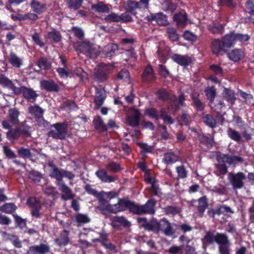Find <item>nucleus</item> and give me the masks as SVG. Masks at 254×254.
I'll list each match as a JSON object with an SVG mask.
<instances>
[{
  "label": "nucleus",
  "mask_w": 254,
  "mask_h": 254,
  "mask_svg": "<svg viewBox=\"0 0 254 254\" xmlns=\"http://www.w3.org/2000/svg\"><path fill=\"white\" fill-rule=\"evenodd\" d=\"M26 204L30 208L31 215L36 218H40L41 214L40 210L42 205L40 200L35 197H29L26 201Z\"/></svg>",
  "instance_id": "nucleus-10"
},
{
  "label": "nucleus",
  "mask_w": 254,
  "mask_h": 254,
  "mask_svg": "<svg viewBox=\"0 0 254 254\" xmlns=\"http://www.w3.org/2000/svg\"><path fill=\"white\" fill-rule=\"evenodd\" d=\"M245 6V12L254 15V3L252 0H249L246 2Z\"/></svg>",
  "instance_id": "nucleus-63"
},
{
  "label": "nucleus",
  "mask_w": 254,
  "mask_h": 254,
  "mask_svg": "<svg viewBox=\"0 0 254 254\" xmlns=\"http://www.w3.org/2000/svg\"><path fill=\"white\" fill-rule=\"evenodd\" d=\"M113 221L122 224L124 227H128L130 225V223L124 216L114 217Z\"/></svg>",
  "instance_id": "nucleus-57"
},
{
  "label": "nucleus",
  "mask_w": 254,
  "mask_h": 254,
  "mask_svg": "<svg viewBox=\"0 0 254 254\" xmlns=\"http://www.w3.org/2000/svg\"><path fill=\"white\" fill-rule=\"evenodd\" d=\"M204 92L209 102L212 103L214 101L216 95L215 87L214 86L208 87L205 88Z\"/></svg>",
  "instance_id": "nucleus-46"
},
{
  "label": "nucleus",
  "mask_w": 254,
  "mask_h": 254,
  "mask_svg": "<svg viewBox=\"0 0 254 254\" xmlns=\"http://www.w3.org/2000/svg\"><path fill=\"white\" fill-rule=\"evenodd\" d=\"M76 222L77 226H79L83 224H87L90 222V219L86 214L82 213H77L75 216Z\"/></svg>",
  "instance_id": "nucleus-38"
},
{
  "label": "nucleus",
  "mask_w": 254,
  "mask_h": 254,
  "mask_svg": "<svg viewBox=\"0 0 254 254\" xmlns=\"http://www.w3.org/2000/svg\"><path fill=\"white\" fill-rule=\"evenodd\" d=\"M124 5L127 11L133 14H135L136 13L134 11L135 9L139 8L137 2L132 0H128L125 2Z\"/></svg>",
  "instance_id": "nucleus-37"
},
{
  "label": "nucleus",
  "mask_w": 254,
  "mask_h": 254,
  "mask_svg": "<svg viewBox=\"0 0 254 254\" xmlns=\"http://www.w3.org/2000/svg\"><path fill=\"white\" fill-rule=\"evenodd\" d=\"M91 9L93 11L98 13H108L110 11L109 5L103 1H98L95 4H92L91 6Z\"/></svg>",
  "instance_id": "nucleus-25"
},
{
  "label": "nucleus",
  "mask_w": 254,
  "mask_h": 254,
  "mask_svg": "<svg viewBox=\"0 0 254 254\" xmlns=\"http://www.w3.org/2000/svg\"><path fill=\"white\" fill-rule=\"evenodd\" d=\"M20 113L16 108H10L8 110L7 120L3 121L8 122L11 126L17 125L19 123V116Z\"/></svg>",
  "instance_id": "nucleus-17"
},
{
  "label": "nucleus",
  "mask_w": 254,
  "mask_h": 254,
  "mask_svg": "<svg viewBox=\"0 0 254 254\" xmlns=\"http://www.w3.org/2000/svg\"><path fill=\"white\" fill-rule=\"evenodd\" d=\"M157 201L154 198L148 199L144 204L135 203L134 215H140L147 214L154 215L155 213V206Z\"/></svg>",
  "instance_id": "nucleus-9"
},
{
  "label": "nucleus",
  "mask_w": 254,
  "mask_h": 254,
  "mask_svg": "<svg viewBox=\"0 0 254 254\" xmlns=\"http://www.w3.org/2000/svg\"><path fill=\"white\" fill-rule=\"evenodd\" d=\"M64 177L72 180L75 177V175L71 172L64 169L60 170L58 168L54 169L52 178L56 179V184L59 190L64 193L62 195V198L64 200H67L72 199L74 195L72 193L71 190L65 184L63 179Z\"/></svg>",
  "instance_id": "nucleus-2"
},
{
  "label": "nucleus",
  "mask_w": 254,
  "mask_h": 254,
  "mask_svg": "<svg viewBox=\"0 0 254 254\" xmlns=\"http://www.w3.org/2000/svg\"><path fill=\"white\" fill-rule=\"evenodd\" d=\"M122 58L126 62H134V60L136 59V55L133 51L127 50L122 53Z\"/></svg>",
  "instance_id": "nucleus-50"
},
{
  "label": "nucleus",
  "mask_w": 254,
  "mask_h": 254,
  "mask_svg": "<svg viewBox=\"0 0 254 254\" xmlns=\"http://www.w3.org/2000/svg\"><path fill=\"white\" fill-rule=\"evenodd\" d=\"M171 58L174 62L178 64H190L193 62L191 57L186 55L175 54L171 57Z\"/></svg>",
  "instance_id": "nucleus-31"
},
{
  "label": "nucleus",
  "mask_w": 254,
  "mask_h": 254,
  "mask_svg": "<svg viewBox=\"0 0 254 254\" xmlns=\"http://www.w3.org/2000/svg\"><path fill=\"white\" fill-rule=\"evenodd\" d=\"M24 89V91L22 95L24 98L28 101L32 103L36 101L37 97L38 96V94H37L36 91L32 88L25 87Z\"/></svg>",
  "instance_id": "nucleus-29"
},
{
  "label": "nucleus",
  "mask_w": 254,
  "mask_h": 254,
  "mask_svg": "<svg viewBox=\"0 0 254 254\" xmlns=\"http://www.w3.org/2000/svg\"><path fill=\"white\" fill-rule=\"evenodd\" d=\"M69 231L64 229L60 234L59 237L55 240V243L60 247L65 246L69 243Z\"/></svg>",
  "instance_id": "nucleus-23"
},
{
  "label": "nucleus",
  "mask_w": 254,
  "mask_h": 254,
  "mask_svg": "<svg viewBox=\"0 0 254 254\" xmlns=\"http://www.w3.org/2000/svg\"><path fill=\"white\" fill-rule=\"evenodd\" d=\"M104 20L108 22H117L120 21L119 15L115 13H111L110 14H109L105 17Z\"/></svg>",
  "instance_id": "nucleus-64"
},
{
  "label": "nucleus",
  "mask_w": 254,
  "mask_h": 254,
  "mask_svg": "<svg viewBox=\"0 0 254 254\" xmlns=\"http://www.w3.org/2000/svg\"><path fill=\"white\" fill-rule=\"evenodd\" d=\"M161 231L163 232L164 235L167 236L173 237L176 233V230L173 228V226H176L175 223L171 224L169 221L166 218L163 217L160 219Z\"/></svg>",
  "instance_id": "nucleus-14"
},
{
  "label": "nucleus",
  "mask_w": 254,
  "mask_h": 254,
  "mask_svg": "<svg viewBox=\"0 0 254 254\" xmlns=\"http://www.w3.org/2000/svg\"><path fill=\"white\" fill-rule=\"evenodd\" d=\"M144 115L148 116L151 119L158 121L160 117V113L158 110L153 107L148 108L144 110Z\"/></svg>",
  "instance_id": "nucleus-36"
},
{
  "label": "nucleus",
  "mask_w": 254,
  "mask_h": 254,
  "mask_svg": "<svg viewBox=\"0 0 254 254\" xmlns=\"http://www.w3.org/2000/svg\"><path fill=\"white\" fill-rule=\"evenodd\" d=\"M28 112L33 116L36 119L42 120L44 123H46V120L43 118L44 110L38 105L31 106L28 108Z\"/></svg>",
  "instance_id": "nucleus-21"
},
{
  "label": "nucleus",
  "mask_w": 254,
  "mask_h": 254,
  "mask_svg": "<svg viewBox=\"0 0 254 254\" xmlns=\"http://www.w3.org/2000/svg\"><path fill=\"white\" fill-rule=\"evenodd\" d=\"M106 169L111 172L118 173L123 170L121 165L115 161H111L108 163L106 166Z\"/></svg>",
  "instance_id": "nucleus-40"
},
{
  "label": "nucleus",
  "mask_w": 254,
  "mask_h": 254,
  "mask_svg": "<svg viewBox=\"0 0 254 254\" xmlns=\"http://www.w3.org/2000/svg\"><path fill=\"white\" fill-rule=\"evenodd\" d=\"M68 124L66 122L57 123L51 125L52 127L55 128L54 130H50L47 135L53 139L64 140L66 138L67 133Z\"/></svg>",
  "instance_id": "nucleus-7"
},
{
  "label": "nucleus",
  "mask_w": 254,
  "mask_h": 254,
  "mask_svg": "<svg viewBox=\"0 0 254 254\" xmlns=\"http://www.w3.org/2000/svg\"><path fill=\"white\" fill-rule=\"evenodd\" d=\"M17 152L20 157L24 159H29L32 157L31 150L23 146L17 147Z\"/></svg>",
  "instance_id": "nucleus-35"
},
{
  "label": "nucleus",
  "mask_w": 254,
  "mask_h": 254,
  "mask_svg": "<svg viewBox=\"0 0 254 254\" xmlns=\"http://www.w3.org/2000/svg\"><path fill=\"white\" fill-rule=\"evenodd\" d=\"M141 77L143 81L146 83L152 82L156 80L153 69L150 64H147L142 74Z\"/></svg>",
  "instance_id": "nucleus-20"
},
{
  "label": "nucleus",
  "mask_w": 254,
  "mask_h": 254,
  "mask_svg": "<svg viewBox=\"0 0 254 254\" xmlns=\"http://www.w3.org/2000/svg\"><path fill=\"white\" fill-rule=\"evenodd\" d=\"M160 118L163 120L164 124V125L166 126L167 125H172L174 123V120L168 115V112L165 109L162 108L160 111Z\"/></svg>",
  "instance_id": "nucleus-34"
},
{
  "label": "nucleus",
  "mask_w": 254,
  "mask_h": 254,
  "mask_svg": "<svg viewBox=\"0 0 254 254\" xmlns=\"http://www.w3.org/2000/svg\"><path fill=\"white\" fill-rule=\"evenodd\" d=\"M40 86L42 89L48 92H59V86L53 80H43L40 82Z\"/></svg>",
  "instance_id": "nucleus-19"
},
{
  "label": "nucleus",
  "mask_w": 254,
  "mask_h": 254,
  "mask_svg": "<svg viewBox=\"0 0 254 254\" xmlns=\"http://www.w3.org/2000/svg\"><path fill=\"white\" fill-rule=\"evenodd\" d=\"M73 46L91 59L96 58L99 55L98 51L94 48V44L87 40L74 43Z\"/></svg>",
  "instance_id": "nucleus-6"
},
{
  "label": "nucleus",
  "mask_w": 254,
  "mask_h": 254,
  "mask_svg": "<svg viewBox=\"0 0 254 254\" xmlns=\"http://www.w3.org/2000/svg\"><path fill=\"white\" fill-rule=\"evenodd\" d=\"M236 42L235 33H230L224 36L222 40L215 39L211 44L213 53L218 56L226 53L227 49L232 47Z\"/></svg>",
  "instance_id": "nucleus-4"
},
{
  "label": "nucleus",
  "mask_w": 254,
  "mask_h": 254,
  "mask_svg": "<svg viewBox=\"0 0 254 254\" xmlns=\"http://www.w3.org/2000/svg\"><path fill=\"white\" fill-rule=\"evenodd\" d=\"M13 82L3 74H0V84L3 87L10 88Z\"/></svg>",
  "instance_id": "nucleus-62"
},
{
  "label": "nucleus",
  "mask_w": 254,
  "mask_h": 254,
  "mask_svg": "<svg viewBox=\"0 0 254 254\" xmlns=\"http://www.w3.org/2000/svg\"><path fill=\"white\" fill-rule=\"evenodd\" d=\"M17 209L16 206L13 203H6L1 207V210L8 214L13 213Z\"/></svg>",
  "instance_id": "nucleus-49"
},
{
  "label": "nucleus",
  "mask_w": 254,
  "mask_h": 254,
  "mask_svg": "<svg viewBox=\"0 0 254 254\" xmlns=\"http://www.w3.org/2000/svg\"><path fill=\"white\" fill-rule=\"evenodd\" d=\"M96 95L94 97V102L95 104V108L99 109L104 102L107 95L106 91L103 88H95Z\"/></svg>",
  "instance_id": "nucleus-16"
},
{
  "label": "nucleus",
  "mask_w": 254,
  "mask_h": 254,
  "mask_svg": "<svg viewBox=\"0 0 254 254\" xmlns=\"http://www.w3.org/2000/svg\"><path fill=\"white\" fill-rule=\"evenodd\" d=\"M214 142L213 137L210 138L206 135H202L200 138V143L204 145L208 148H211L213 147Z\"/></svg>",
  "instance_id": "nucleus-52"
},
{
  "label": "nucleus",
  "mask_w": 254,
  "mask_h": 254,
  "mask_svg": "<svg viewBox=\"0 0 254 254\" xmlns=\"http://www.w3.org/2000/svg\"><path fill=\"white\" fill-rule=\"evenodd\" d=\"M156 94L157 98L162 101H167L169 99V95L164 89H159Z\"/></svg>",
  "instance_id": "nucleus-56"
},
{
  "label": "nucleus",
  "mask_w": 254,
  "mask_h": 254,
  "mask_svg": "<svg viewBox=\"0 0 254 254\" xmlns=\"http://www.w3.org/2000/svg\"><path fill=\"white\" fill-rule=\"evenodd\" d=\"M179 159V155L172 150L164 153L163 162L167 165H172L177 162Z\"/></svg>",
  "instance_id": "nucleus-22"
},
{
  "label": "nucleus",
  "mask_w": 254,
  "mask_h": 254,
  "mask_svg": "<svg viewBox=\"0 0 254 254\" xmlns=\"http://www.w3.org/2000/svg\"><path fill=\"white\" fill-rule=\"evenodd\" d=\"M202 120L207 127L213 129L217 126V120L211 114H204L202 113Z\"/></svg>",
  "instance_id": "nucleus-27"
},
{
  "label": "nucleus",
  "mask_w": 254,
  "mask_h": 254,
  "mask_svg": "<svg viewBox=\"0 0 254 254\" xmlns=\"http://www.w3.org/2000/svg\"><path fill=\"white\" fill-rule=\"evenodd\" d=\"M197 211L199 213V215L200 217H202L204 216V212L205 210L208 207V200L206 195H203L197 200Z\"/></svg>",
  "instance_id": "nucleus-24"
},
{
  "label": "nucleus",
  "mask_w": 254,
  "mask_h": 254,
  "mask_svg": "<svg viewBox=\"0 0 254 254\" xmlns=\"http://www.w3.org/2000/svg\"><path fill=\"white\" fill-rule=\"evenodd\" d=\"M96 177L102 182L110 183L114 182L117 179L116 177L108 175L107 171L103 169H99L95 172Z\"/></svg>",
  "instance_id": "nucleus-18"
},
{
  "label": "nucleus",
  "mask_w": 254,
  "mask_h": 254,
  "mask_svg": "<svg viewBox=\"0 0 254 254\" xmlns=\"http://www.w3.org/2000/svg\"><path fill=\"white\" fill-rule=\"evenodd\" d=\"M227 133L230 138L236 142H239L241 139L240 133L231 127L228 128Z\"/></svg>",
  "instance_id": "nucleus-42"
},
{
  "label": "nucleus",
  "mask_w": 254,
  "mask_h": 254,
  "mask_svg": "<svg viewBox=\"0 0 254 254\" xmlns=\"http://www.w3.org/2000/svg\"><path fill=\"white\" fill-rule=\"evenodd\" d=\"M99 238L92 240L93 243H100L102 246L109 241L108 234L104 230L99 233Z\"/></svg>",
  "instance_id": "nucleus-48"
},
{
  "label": "nucleus",
  "mask_w": 254,
  "mask_h": 254,
  "mask_svg": "<svg viewBox=\"0 0 254 254\" xmlns=\"http://www.w3.org/2000/svg\"><path fill=\"white\" fill-rule=\"evenodd\" d=\"M31 6L33 11L38 14L42 13L45 10V5L36 0H33L31 1Z\"/></svg>",
  "instance_id": "nucleus-45"
},
{
  "label": "nucleus",
  "mask_w": 254,
  "mask_h": 254,
  "mask_svg": "<svg viewBox=\"0 0 254 254\" xmlns=\"http://www.w3.org/2000/svg\"><path fill=\"white\" fill-rule=\"evenodd\" d=\"M167 33L168 37L172 41H176L179 39V36L174 28L168 27L167 28Z\"/></svg>",
  "instance_id": "nucleus-59"
},
{
  "label": "nucleus",
  "mask_w": 254,
  "mask_h": 254,
  "mask_svg": "<svg viewBox=\"0 0 254 254\" xmlns=\"http://www.w3.org/2000/svg\"><path fill=\"white\" fill-rule=\"evenodd\" d=\"M48 38L51 42L57 43L61 41L62 36L59 31L53 30L48 33Z\"/></svg>",
  "instance_id": "nucleus-47"
},
{
  "label": "nucleus",
  "mask_w": 254,
  "mask_h": 254,
  "mask_svg": "<svg viewBox=\"0 0 254 254\" xmlns=\"http://www.w3.org/2000/svg\"><path fill=\"white\" fill-rule=\"evenodd\" d=\"M130 111H132L133 113L132 115L127 116L126 123L130 127H137L139 125L141 113L139 110L134 108H131Z\"/></svg>",
  "instance_id": "nucleus-15"
},
{
  "label": "nucleus",
  "mask_w": 254,
  "mask_h": 254,
  "mask_svg": "<svg viewBox=\"0 0 254 254\" xmlns=\"http://www.w3.org/2000/svg\"><path fill=\"white\" fill-rule=\"evenodd\" d=\"M215 168L217 172L214 173L218 177L225 175L228 172V167L224 163L215 164Z\"/></svg>",
  "instance_id": "nucleus-51"
},
{
  "label": "nucleus",
  "mask_w": 254,
  "mask_h": 254,
  "mask_svg": "<svg viewBox=\"0 0 254 254\" xmlns=\"http://www.w3.org/2000/svg\"><path fill=\"white\" fill-rule=\"evenodd\" d=\"M204 241L207 244H212L215 242L218 245V252L220 253L227 247L231 246L228 237L225 233H216V234L210 231H207L204 237Z\"/></svg>",
  "instance_id": "nucleus-5"
},
{
  "label": "nucleus",
  "mask_w": 254,
  "mask_h": 254,
  "mask_svg": "<svg viewBox=\"0 0 254 254\" xmlns=\"http://www.w3.org/2000/svg\"><path fill=\"white\" fill-rule=\"evenodd\" d=\"M231 155L229 154H220L216 156V160L219 164H225L227 163L230 164Z\"/></svg>",
  "instance_id": "nucleus-54"
},
{
  "label": "nucleus",
  "mask_w": 254,
  "mask_h": 254,
  "mask_svg": "<svg viewBox=\"0 0 254 254\" xmlns=\"http://www.w3.org/2000/svg\"><path fill=\"white\" fill-rule=\"evenodd\" d=\"M215 210L216 214L220 216V215L224 214L225 212L233 213L234 211L232 209L228 206L223 205L219 207H217Z\"/></svg>",
  "instance_id": "nucleus-55"
},
{
  "label": "nucleus",
  "mask_w": 254,
  "mask_h": 254,
  "mask_svg": "<svg viewBox=\"0 0 254 254\" xmlns=\"http://www.w3.org/2000/svg\"><path fill=\"white\" fill-rule=\"evenodd\" d=\"M174 20L179 26H184L186 25L188 20L187 14L185 11L175 13L173 16Z\"/></svg>",
  "instance_id": "nucleus-26"
},
{
  "label": "nucleus",
  "mask_w": 254,
  "mask_h": 254,
  "mask_svg": "<svg viewBox=\"0 0 254 254\" xmlns=\"http://www.w3.org/2000/svg\"><path fill=\"white\" fill-rule=\"evenodd\" d=\"M51 252V248L48 244L40 243L29 247L26 254H47Z\"/></svg>",
  "instance_id": "nucleus-12"
},
{
  "label": "nucleus",
  "mask_w": 254,
  "mask_h": 254,
  "mask_svg": "<svg viewBox=\"0 0 254 254\" xmlns=\"http://www.w3.org/2000/svg\"><path fill=\"white\" fill-rule=\"evenodd\" d=\"M135 203L127 198H120L117 203L111 204L105 198L99 199V204L97 206L100 212L104 215L117 214L127 210L134 215Z\"/></svg>",
  "instance_id": "nucleus-1"
},
{
  "label": "nucleus",
  "mask_w": 254,
  "mask_h": 254,
  "mask_svg": "<svg viewBox=\"0 0 254 254\" xmlns=\"http://www.w3.org/2000/svg\"><path fill=\"white\" fill-rule=\"evenodd\" d=\"M178 179H185L188 177V171L183 165L176 167Z\"/></svg>",
  "instance_id": "nucleus-44"
},
{
  "label": "nucleus",
  "mask_w": 254,
  "mask_h": 254,
  "mask_svg": "<svg viewBox=\"0 0 254 254\" xmlns=\"http://www.w3.org/2000/svg\"><path fill=\"white\" fill-rule=\"evenodd\" d=\"M85 191L89 194L96 196L98 200V205L99 204V199L100 198H104L100 193H98L97 191L93 188L91 185L87 184L85 186Z\"/></svg>",
  "instance_id": "nucleus-53"
},
{
  "label": "nucleus",
  "mask_w": 254,
  "mask_h": 254,
  "mask_svg": "<svg viewBox=\"0 0 254 254\" xmlns=\"http://www.w3.org/2000/svg\"><path fill=\"white\" fill-rule=\"evenodd\" d=\"M83 0H66L67 3L69 8L77 9L80 7Z\"/></svg>",
  "instance_id": "nucleus-60"
},
{
  "label": "nucleus",
  "mask_w": 254,
  "mask_h": 254,
  "mask_svg": "<svg viewBox=\"0 0 254 254\" xmlns=\"http://www.w3.org/2000/svg\"><path fill=\"white\" fill-rule=\"evenodd\" d=\"M43 178L42 174L34 170H31L28 174V178L35 183L40 182Z\"/></svg>",
  "instance_id": "nucleus-39"
},
{
  "label": "nucleus",
  "mask_w": 254,
  "mask_h": 254,
  "mask_svg": "<svg viewBox=\"0 0 254 254\" xmlns=\"http://www.w3.org/2000/svg\"><path fill=\"white\" fill-rule=\"evenodd\" d=\"M118 50V46L117 44L110 43L105 46L103 49V53L106 57H112L115 52Z\"/></svg>",
  "instance_id": "nucleus-32"
},
{
  "label": "nucleus",
  "mask_w": 254,
  "mask_h": 254,
  "mask_svg": "<svg viewBox=\"0 0 254 254\" xmlns=\"http://www.w3.org/2000/svg\"><path fill=\"white\" fill-rule=\"evenodd\" d=\"M115 67V64H97L94 73L95 80L100 83L105 82Z\"/></svg>",
  "instance_id": "nucleus-8"
},
{
  "label": "nucleus",
  "mask_w": 254,
  "mask_h": 254,
  "mask_svg": "<svg viewBox=\"0 0 254 254\" xmlns=\"http://www.w3.org/2000/svg\"><path fill=\"white\" fill-rule=\"evenodd\" d=\"M163 210L166 215L172 217L180 213L181 211V208L176 205H167Z\"/></svg>",
  "instance_id": "nucleus-33"
},
{
  "label": "nucleus",
  "mask_w": 254,
  "mask_h": 254,
  "mask_svg": "<svg viewBox=\"0 0 254 254\" xmlns=\"http://www.w3.org/2000/svg\"><path fill=\"white\" fill-rule=\"evenodd\" d=\"M209 30L213 34H222L224 27L222 24H212L209 26Z\"/></svg>",
  "instance_id": "nucleus-61"
},
{
  "label": "nucleus",
  "mask_w": 254,
  "mask_h": 254,
  "mask_svg": "<svg viewBox=\"0 0 254 254\" xmlns=\"http://www.w3.org/2000/svg\"><path fill=\"white\" fill-rule=\"evenodd\" d=\"M26 121L22 122L21 125L12 128V126L9 125L8 122L2 121L1 126L4 129H8L6 133V138L10 142L18 140L20 137H28L31 136L30 127L25 125Z\"/></svg>",
  "instance_id": "nucleus-3"
},
{
  "label": "nucleus",
  "mask_w": 254,
  "mask_h": 254,
  "mask_svg": "<svg viewBox=\"0 0 254 254\" xmlns=\"http://www.w3.org/2000/svg\"><path fill=\"white\" fill-rule=\"evenodd\" d=\"M93 123L95 128L97 129H100L102 131H106L107 130L106 125L104 123L101 117L97 116L93 120Z\"/></svg>",
  "instance_id": "nucleus-43"
},
{
  "label": "nucleus",
  "mask_w": 254,
  "mask_h": 254,
  "mask_svg": "<svg viewBox=\"0 0 254 254\" xmlns=\"http://www.w3.org/2000/svg\"><path fill=\"white\" fill-rule=\"evenodd\" d=\"M228 57L234 62H238L244 57V52L240 49L233 50L227 53Z\"/></svg>",
  "instance_id": "nucleus-30"
},
{
  "label": "nucleus",
  "mask_w": 254,
  "mask_h": 254,
  "mask_svg": "<svg viewBox=\"0 0 254 254\" xmlns=\"http://www.w3.org/2000/svg\"><path fill=\"white\" fill-rule=\"evenodd\" d=\"M192 105L195 107L197 112H203L205 104L199 98V94H193L191 95Z\"/></svg>",
  "instance_id": "nucleus-28"
},
{
  "label": "nucleus",
  "mask_w": 254,
  "mask_h": 254,
  "mask_svg": "<svg viewBox=\"0 0 254 254\" xmlns=\"http://www.w3.org/2000/svg\"><path fill=\"white\" fill-rule=\"evenodd\" d=\"M3 152L5 156L9 159H15L17 157L14 151L7 146L3 147Z\"/></svg>",
  "instance_id": "nucleus-58"
},
{
  "label": "nucleus",
  "mask_w": 254,
  "mask_h": 254,
  "mask_svg": "<svg viewBox=\"0 0 254 254\" xmlns=\"http://www.w3.org/2000/svg\"><path fill=\"white\" fill-rule=\"evenodd\" d=\"M224 97L225 99L228 102L234 103L235 100V94L233 90L225 88L223 91Z\"/></svg>",
  "instance_id": "nucleus-41"
},
{
  "label": "nucleus",
  "mask_w": 254,
  "mask_h": 254,
  "mask_svg": "<svg viewBox=\"0 0 254 254\" xmlns=\"http://www.w3.org/2000/svg\"><path fill=\"white\" fill-rule=\"evenodd\" d=\"M246 177L244 173L241 172L237 173H229V181L234 190L240 189L244 186V180Z\"/></svg>",
  "instance_id": "nucleus-11"
},
{
  "label": "nucleus",
  "mask_w": 254,
  "mask_h": 254,
  "mask_svg": "<svg viewBox=\"0 0 254 254\" xmlns=\"http://www.w3.org/2000/svg\"><path fill=\"white\" fill-rule=\"evenodd\" d=\"M161 225L160 221H158L157 219L152 218L149 221L142 224L140 227L145 231L152 232L154 234H159L161 231Z\"/></svg>",
  "instance_id": "nucleus-13"
}]
</instances>
